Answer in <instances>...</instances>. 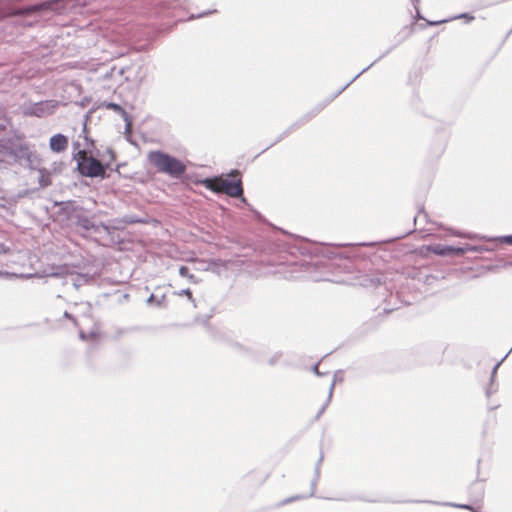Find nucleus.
I'll list each match as a JSON object with an SVG mask.
<instances>
[{
    "label": "nucleus",
    "instance_id": "12",
    "mask_svg": "<svg viewBox=\"0 0 512 512\" xmlns=\"http://www.w3.org/2000/svg\"><path fill=\"white\" fill-rule=\"evenodd\" d=\"M335 383H336V374L334 375L333 382H332V384L330 385V388H329L328 402H330V400L332 398V394H333V390H334V387H335Z\"/></svg>",
    "mask_w": 512,
    "mask_h": 512
},
{
    "label": "nucleus",
    "instance_id": "20",
    "mask_svg": "<svg viewBox=\"0 0 512 512\" xmlns=\"http://www.w3.org/2000/svg\"><path fill=\"white\" fill-rule=\"evenodd\" d=\"M491 393H492L491 389L490 388L487 389V391H486L487 396H489Z\"/></svg>",
    "mask_w": 512,
    "mask_h": 512
},
{
    "label": "nucleus",
    "instance_id": "16",
    "mask_svg": "<svg viewBox=\"0 0 512 512\" xmlns=\"http://www.w3.org/2000/svg\"><path fill=\"white\" fill-rule=\"evenodd\" d=\"M0 276L1 277H12V276H14V274H10L9 272L0 271Z\"/></svg>",
    "mask_w": 512,
    "mask_h": 512
},
{
    "label": "nucleus",
    "instance_id": "19",
    "mask_svg": "<svg viewBox=\"0 0 512 512\" xmlns=\"http://www.w3.org/2000/svg\"><path fill=\"white\" fill-rule=\"evenodd\" d=\"M313 371H314L317 375H320V372H319V370H318V365H315V366L313 367Z\"/></svg>",
    "mask_w": 512,
    "mask_h": 512
},
{
    "label": "nucleus",
    "instance_id": "10",
    "mask_svg": "<svg viewBox=\"0 0 512 512\" xmlns=\"http://www.w3.org/2000/svg\"><path fill=\"white\" fill-rule=\"evenodd\" d=\"M448 252H455L456 254H462L464 250L462 248H453V247H446L445 249H439V251H436V253L440 255H445Z\"/></svg>",
    "mask_w": 512,
    "mask_h": 512
},
{
    "label": "nucleus",
    "instance_id": "18",
    "mask_svg": "<svg viewBox=\"0 0 512 512\" xmlns=\"http://www.w3.org/2000/svg\"><path fill=\"white\" fill-rule=\"evenodd\" d=\"M455 506L459 507V508H464V509H471V507L468 505H455Z\"/></svg>",
    "mask_w": 512,
    "mask_h": 512
},
{
    "label": "nucleus",
    "instance_id": "13",
    "mask_svg": "<svg viewBox=\"0 0 512 512\" xmlns=\"http://www.w3.org/2000/svg\"><path fill=\"white\" fill-rule=\"evenodd\" d=\"M148 304L156 303L157 305H160V301L156 300L155 296L153 294L150 295V297L147 299Z\"/></svg>",
    "mask_w": 512,
    "mask_h": 512
},
{
    "label": "nucleus",
    "instance_id": "8",
    "mask_svg": "<svg viewBox=\"0 0 512 512\" xmlns=\"http://www.w3.org/2000/svg\"><path fill=\"white\" fill-rule=\"evenodd\" d=\"M39 183L42 187H47L51 184L49 174L45 173L43 170H40Z\"/></svg>",
    "mask_w": 512,
    "mask_h": 512
},
{
    "label": "nucleus",
    "instance_id": "21",
    "mask_svg": "<svg viewBox=\"0 0 512 512\" xmlns=\"http://www.w3.org/2000/svg\"><path fill=\"white\" fill-rule=\"evenodd\" d=\"M232 175H233V176H239V172H238V171H234V172L232 173Z\"/></svg>",
    "mask_w": 512,
    "mask_h": 512
},
{
    "label": "nucleus",
    "instance_id": "3",
    "mask_svg": "<svg viewBox=\"0 0 512 512\" xmlns=\"http://www.w3.org/2000/svg\"><path fill=\"white\" fill-rule=\"evenodd\" d=\"M79 155L80 160L78 161V169L82 175L88 177L104 176L105 167L99 160L91 156H87L84 151H80Z\"/></svg>",
    "mask_w": 512,
    "mask_h": 512
},
{
    "label": "nucleus",
    "instance_id": "17",
    "mask_svg": "<svg viewBox=\"0 0 512 512\" xmlns=\"http://www.w3.org/2000/svg\"><path fill=\"white\" fill-rule=\"evenodd\" d=\"M499 366H500V363H497V364L494 366V368H493V370H492V379L494 378V376H495V374H496L497 369H498V367H499Z\"/></svg>",
    "mask_w": 512,
    "mask_h": 512
},
{
    "label": "nucleus",
    "instance_id": "9",
    "mask_svg": "<svg viewBox=\"0 0 512 512\" xmlns=\"http://www.w3.org/2000/svg\"><path fill=\"white\" fill-rule=\"evenodd\" d=\"M179 274H180L182 277H186V278H188L190 281H192V282H194V283L196 282L195 276L189 272V268H188V267H186V266H181V267L179 268Z\"/></svg>",
    "mask_w": 512,
    "mask_h": 512
},
{
    "label": "nucleus",
    "instance_id": "6",
    "mask_svg": "<svg viewBox=\"0 0 512 512\" xmlns=\"http://www.w3.org/2000/svg\"><path fill=\"white\" fill-rule=\"evenodd\" d=\"M49 146L53 152H63L68 148V138L63 134L53 135L50 138Z\"/></svg>",
    "mask_w": 512,
    "mask_h": 512
},
{
    "label": "nucleus",
    "instance_id": "11",
    "mask_svg": "<svg viewBox=\"0 0 512 512\" xmlns=\"http://www.w3.org/2000/svg\"><path fill=\"white\" fill-rule=\"evenodd\" d=\"M179 296L185 295L188 297V299L195 305V300L192 296V292L190 289H183L180 292L177 293Z\"/></svg>",
    "mask_w": 512,
    "mask_h": 512
},
{
    "label": "nucleus",
    "instance_id": "14",
    "mask_svg": "<svg viewBox=\"0 0 512 512\" xmlns=\"http://www.w3.org/2000/svg\"><path fill=\"white\" fill-rule=\"evenodd\" d=\"M8 252V249L4 246L3 243H0V255Z\"/></svg>",
    "mask_w": 512,
    "mask_h": 512
},
{
    "label": "nucleus",
    "instance_id": "7",
    "mask_svg": "<svg viewBox=\"0 0 512 512\" xmlns=\"http://www.w3.org/2000/svg\"><path fill=\"white\" fill-rule=\"evenodd\" d=\"M106 107L108 109H112L115 112H118L119 114H121L123 119L126 121V130L129 131L130 127H131V122L128 120V114L126 113V111L120 105H118L116 103H107Z\"/></svg>",
    "mask_w": 512,
    "mask_h": 512
},
{
    "label": "nucleus",
    "instance_id": "1",
    "mask_svg": "<svg viewBox=\"0 0 512 512\" xmlns=\"http://www.w3.org/2000/svg\"><path fill=\"white\" fill-rule=\"evenodd\" d=\"M150 162L161 172L179 176L185 172V166L176 158L160 151L149 154Z\"/></svg>",
    "mask_w": 512,
    "mask_h": 512
},
{
    "label": "nucleus",
    "instance_id": "15",
    "mask_svg": "<svg viewBox=\"0 0 512 512\" xmlns=\"http://www.w3.org/2000/svg\"><path fill=\"white\" fill-rule=\"evenodd\" d=\"M503 241L507 244H512V236L503 237Z\"/></svg>",
    "mask_w": 512,
    "mask_h": 512
},
{
    "label": "nucleus",
    "instance_id": "2",
    "mask_svg": "<svg viewBox=\"0 0 512 512\" xmlns=\"http://www.w3.org/2000/svg\"><path fill=\"white\" fill-rule=\"evenodd\" d=\"M207 187L217 192H223L231 197H240L243 194L242 183L240 179L230 181L223 178L208 179Z\"/></svg>",
    "mask_w": 512,
    "mask_h": 512
},
{
    "label": "nucleus",
    "instance_id": "4",
    "mask_svg": "<svg viewBox=\"0 0 512 512\" xmlns=\"http://www.w3.org/2000/svg\"><path fill=\"white\" fill-rule=\"evenodd\" d=\"M59 102L56 100H47L27 106L24 113L36 117H46L54 113Z\"/></svg>",
    "mask_w": 512,
    "mask_h": 512
},
{
    "label": "nucleus",
    "instance_id": "5",
    "mask_svg": "<svg viewBox=\"0 0 512 512\" xmlns=\"http://www.w3.org/2000/svg\"><path fill=\"white\" fill-rule=\"evenodd\" d=\"M65 0H52L47 1L38 5L30 6L24 10H19L14 12L13 14H30L32 12H42V11H54L61 13L64 9L63 2Z\"/></svg>",
    "mask_w": 512,
    "mask_h": 512
}]
</instances>
